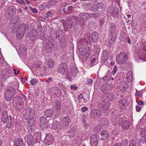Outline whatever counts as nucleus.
<instances>
[{"mask_svg": "<svg viewBox=\"0 0 146 146\" xmlns=\"http://www.w3.org/2000/svg\"><path fill=\"white\" fill-rule=\"evenodd\" d=\"M1 121L3 123H7L6 127L8 128L11 127L14 122L13 119L10 116L8 117L7 112L6 111L3 112Z\"/></svg>", "mask_w": 146, "mask_h": 146, "instance_id": "1", "label": "nucleus"}, {"mask_svg": "<svg viewBox=\"0 0 146 146\" xmlns=\"http://www.w3.org/2000/svg\"><path fill=\"white\" fill-rule=\"evenodd\" d=\"M13 104H16V109L17 110L21 111L24 109V103L22 99L18 96L15 97L13 100Z\"/></svg>", "mask_w": 146, "mask_h": 146, "instance_id": "2", "label": "nucleus"}, {"mask_svg": "<svg viewBox=\"0 0 146 146\" xmlns=\"http://www.w3.org/2000/svg\"><path fill=\"white\" fill-rule=\"evenodd\" d=\"M53 119H49L48 123L47 122V119L44 116L41 117L39 119V125L40 127L43 130H45L49 127V123H51L53 121Z\"/></svg>", "mask_w": 146, "mask_h": 146, "instance_id": "3", "label": "nucleus"}, {"mask_svg": "<svg viewBox=\"0 0 146 146\" xmlns=\"http://www.w3.org/2000/svg\"><path fill=\"white\" fill-rule=\"evenodd\" d=\"M15 93V90L12 87H9L5 92V97L7 101L11 100L13 98Z\"/></svg>", "mask_w": 146, "mask_h": 146, "instance_id": "4", "label": "nucleus"}, {"mask_svg": "<svg viewBox=\"0 0 146 146\" xmlns=\"http://www.w3.org/2000/svg\"><path fill=\"white\" fill-rule=\"evenodd\" d=\"M127 59V56L126 53L122 51L117 56L116 60L118 64H119L125 63Z\"/></svg>", "mask_w": 146, "mask_h": 146, "instance_id": "5", "label": "nucleus"}, {"mask_svg": "<svg viewBox=\"0 0 146 146\" xmlns=\"http://www.w3.org/2000/svg\"><path fill=\"white\" fill-rule=\"evenodd\" d=\"M110 103L102 101L98 104V108L103 113L105 114L107 113L109 111Z\"/></svg>", "mask_w": 146, "mask_h": 146, "instance_id": "6", "label": "nucleus"}, {"mask_svg": "<svg viewBox=\"0 0 146 146\" xmlns=\"http://www.w3.org/2000/svg\"><path fill=\"white\" fill-rule=\"evenodd\" d=\"M26 27V24H23L18 27L16 33L17 37L18 38L21 39L23 37L25 33Z\"/></svg>", "mask_w": 146, "mask_h": 146, "instance_id": "7", "label": "nucleus"}, {"mask_svg": "<svg viewBox=\"0 0 146 146\" xmlns=\"http://www.w3.org/2000/svg\"><path fill=\"white\" fill-rule=\"evenodd\" d=\"M90 115V118L96 120L101 117L102 112L99 110L94 109L91 111Z\"/></svg>", "mask_w": 146, "mask_h": 146, "instance_id": "8", "label": "nucleus"}, {"mask_svg": "<svg viewBox=\"0 0 146 146\" xmlns=\"http://www.w3.org/2000/svg\"><path fill=\"white\" fill-rule=\"evenodd\" d=\"M12 74V72L8 69H3L1 71V77L4 80L7 79Z\"/></svg>", "mask_w": 146, "mask_h": 146, "instance_id": "9", "label": "nucleus"}, {"mask_svg": "<svg viewBox=\"0 0 146 146\" xmlns=\"http://www.w3.org/2000/svg\"><path fill=\"white\" fill-rule=\"evenodd\" d=\"M68 66L66 63L62 62L59 65L58 72L62 74L66 73L68 72Z\"/></svg>", "mask_w": 146, "mask_h": 146, "instance_id": "10", "label": "nucleus"}, {"mask_svg": "<svg viewBox=\"0 0 146 146\" xmlns=\"http://www.w3.org/2000/svg\"><path fill=\"white\" fill-rule=\"evenodd\" d=\"M45 144L50 145L54 142V136L49 133L47 134L44 140Z\"/></svg>", "mask_w": 146, "mask_h": 146, "instance_id": "11", "label": "nucleus"}, {"mask_svg": "<svg viewBox=\"0 0 146 146\" xmlns=\"http://www.w3.org/2000/svg\"><path fill=\"white\" fill-rule=\"evenodd\" d=\"M39 140H35L31 135L28 136L27 138V142L29 146H33L34 144L38 142Z\"/></svg>", "mask_w": 146, "mask_h": 146, "instance_id": "12", "label": "nucleus"}, {"mask_svg": "<svg viewBox=\"0 0 146 146\" xmlns=\"http://www.w3.org/2000/svg\"><path fill=\"white\" fill-rule=\"evenodd\" d=\"M26 115L28 117V118H34L35 116V111L31 108H28L26 111Z\"/></svg>", "mask_w": 146, "mask_h": 146, "instance_id": "13", "label": "nucleus"}, {"mask_svg": "<svg viewBox=\"0 0 146 146\" xmlns=\"http://www.w3.org/2000/svg\"><path fill=\"white\" fill-rule=\"evenodd\" d=\"M79 53L82 56H84L86 52V47L83 44H80L78 46Z\"/></svg>", "mask_w": 146, "mask_h": 146, "instance_id": "14", "label": "nucleus"}, {"mask_svg": "<svg viewBox=\"0 0 146 146\" xmlns=\"http://www.w3.org/2000/svg\"><path fill=\"white\" fill-rule=\"evenodd\" d=\"M111 86L108 83L103 85L100 88L101 91L104 93L106 94L111 90Z\"/></svg>", "mask_w": 146, "mask_h": 146, "instance_id": "15", "label": "nucleus"}, {"mask_svg": "<svg viewBox=\"0 0 146 146\" xmlns=\"http://www.w3.org/2000/svg\"><path fill=\"white\" fill-rule=\"evenodd\" d=\"M90 142L92 146H97L98 144V140L96 135L93 134L91 137Z\"/></svg>", "mask_w": 146, "mask_h": 146, "instance_id": "16", "label": "nucleus"}, {"mask_svg": "<svg viewBox=\"0 0 146 146\" xmlns=\"http://www.w3.org/2000/svg\"><path fill=\"white\" fill-rule=\"evenodd\" d=\"M131 123L128 120L124 119L123 121L121 123V127L124 130L127 129L129 128L131 125Z\"/></svg>", "mask_w": 146, "mask_h": 146, "instance_id": "17", "label": "nucleus"}, {"mask_svg": "<svg viewBox=\"0 0 146 146\" xmlns=\"http://www.w3.org/2000/svg\"><path fill=\"white\" fill-rule=\"evenodd\" d=\"M78 70L77 67L75 65L72 66L70 69V73L72 75L76 77L78 74Z\"/></svg>", "mask_w": 146, "mask_h": 146, "instance_id": "18", "label": "nucleus"}, {"mask_svg": "<svg viewBox=\"0 0 146 146\" xmlns=\"http://www.w3.org/2000/svg\"><path fill=\"white\" fill-rule=\"evenodd\" d=\"M99 138L101 140H105L109 138V135L107 131H102L101 133V135Z\"/></svg>", "mask_w": 146, "mask_h": 146, "instance_id": "19", "label": "nucleus"}, {"mask_svg": "<svg viewBox=\"0 0 146 146\" xmlns=\"http://www.w3.org/2000/svg\"><path fill=\"white\" fill-rule=\"evenodd\" d=\"M54 112V110L52 108L46 110L44 112L45 116L46 118L50 117L53 115Z\"/></svg>", "mask_w": 146, "mask_h": 146, "instance_id": "20", "label": "nucleus"}, {"mask_svg": "<svg viewBox=\"0 0 146 146\" xmlns=\"http://www.w3.org/2000/svg\"><path fill=\"white\" fill-rule=\"evenodd\" d=\"M15 146H24V142L21 138L19 137L15 139Z\"/></svg>", "mask_w": 146, "mask_h": 146, "instance_id": "21", "label": "nucleus"}, {"mask_svg": "<svg viewBox=\"0 0 146 146\" xmlns=\"http://www.w3.org/2000/svg\"><path fill=\"white\" fill-rule=\"evenodd\" d=\"M127 101L125 99H122L118 102V106L119 108L123 109H125Z\"/></svg>", "mask_w": 146, "mask_h": 146, "instance_id": "22", "label": "nucleus"}, {"mask_svg": "<svg viewBox=\"0 0 146 146\" xmlns=\"http://www.w3.org/2000/svg\"><path fill=\"white\" fill-rule=\"evenodd\" d=\"M128 141L126 139H123L121 143H116L114 146H127Z\"/></svg>", "mask_w": 146, "mask_h": 146, "instance_id": "23", "label": "nucleus"}, {"mask_svg": "<svg viewBox=\"0 0 146 146\" xmlns=\"http://www.w3.org/2000/svg\"><path fill=\"white\" fill-rule=\"evenodd\" d=\"M60 125L58 121H56L52 124V128L54 130H58L60 129Z\"/></svg>", "mask_w": 146, "mask_h": 146, "instance_id": "24", "label": "nucleus"}, {"mask_svg": "<svg viewBox=\"0 0 146 146\" xmlns=\"http://www.w3.org/2000/svg\"><path fill=\"white\" fill-rule=\"evenodd\" d=\"M53 106L57 110H59L61 107V104L60 101L59 100H56L54 102Z\"/></svg>", "mask_w": 146, "mask_h": 146, "instance_id": "25", "label": "nucleus"}, {"mask_svg": "<svg viewBox=\"0 0 146 146\" xmlns=\"http://www.w3.org/2000/svg\"><path fill=\"white\" fill-rule=\"evenodd\" d=\"M92 40L94 42H96L98 39V33L95 32L92 33L91 35Z\"/></svg>", "mask_w": 146, "mask_h": 146, "instance_id": "26", "label": "nucleus"}, {"mask_svg": "<svg viewBox=\"0 0 146 146\" xmlns=\"http://www.w3.org/2000/svg\"><path fill=\"white\" fill-rule=\"evenodd\" d=\"M128 87V84L126 82H123L121 84L119 88L121 90L125 91L127 90Z\"/></svg>", "mask_w": 146, "mask_h": 146, "instance_id": "27", "label": "nucleus"}, {"mask_svg": "<svg viewBox=\"0 0 146 146\" xmlns=\"http://www.w3.org/2000/svg\"><path fill=\"white\" fill-rule=\"evenodd\" d=\"M80 17L83 19L85 21L90 17V15L87 13H82L79 15Z\"/></svg>", "mask_w": 146, "mask_h": 146, "instance_id": "28", "label": "nucleus"}, {"mask_svg": "<svg viewBox=\"0 0 146 146\" xmlns=\"http://www.w3.org/2000/svg\"><path fill=\"white\" fill-rule=\"evenodd\" d=\"M34 119V118L32 119L29 118V121L27 123V126H34L35 125V120Z\"/></svg>", "mask_w": 146, "mask_h": 146, "instance_id": "29", "label": "nucleus"}, {"mask_svg": "<svg viewBox=\"0 0 146 146\" xmlns=\"http://www.w3.org/2000/svg\"><path fill=\"white\" fill-rule=\"evenodd\" d=\"M112 14L114 16H115L117 17H118L119 15V10L118 8H114L112 12Z\"/></svg>", "mask_w": 146, "mask_h": 146, "instance_id": "30", "label": "nucleus"}, {"mask_svg": "<svg viewBox=\"0 0 146 146\" xmlns=\"http://www.w3.org/2000/svg\"><path fill=\"white\" fill-rule=\"evenodd\" d=\"M55 62L54 60L52 59H50L48 62V66L49 68H53L55 64Z\"/></svg>", "mask_w": 146, "mask_h": 146, "instance_id": "31", "label": "nucleus"}, {"mask_svg": "<svg viewBox=\"0 0 146 146\" xmlns=\"http://www.w3.org/2000/svg\"><path fill=\"white\" fill-rule=\"evenodd\" d=\"M108 52L107 50H104L103 52L102 58L104 60H106L108 57Z\"/></svg>", "mask_w": 146, "mask_h": 146, "instance_id": "32", "label": "nucleus"}, {"mask_svg": "<svg viewBox=\"0 0 146 146\" xmlns=\"http://www.w3.org/2000/svg\"><path fill=\"white\" fill-rule=\"evenodd\" d=\"M94 52L95 54V55H97L99 54L100 52V48L97 45H94Z\"/></svg>", "mask_w": 146, "mask_h": 146, "instance_id": "33", "label": "nucleus"}, {"mask_svg": "<svg viewBox=\"0 0 146 146\" xmlns=\"http://www.w3.org/2000/svg\"><path fill=\"white\" fill-rule=\"evenodd\" d=\"M110 32L111 33H113L115 30V25L113 23H110Z\"/></svg>", "mask_w": 146, "mask_h": 146, "instance_id": "34", "label": "nucleus"}, {"mask_svg": "<svg viewBox=\"0 0 146 146\" xmlns=\"http://www.w3.org/2000/svg\"><path fill=\"white\" fill-rule=\"evenodd\" d=\"M106 96L108 100H109L111 101L113 98L114 95L112 93H106Z\"/></svg>", "mask_w": 146, "mask_h": 146, "instance_id": "35", "label": "nucleus"}, {"mask_svg": "<svg viewBox=\"0 0 146 146\" xmlns=\"http://www.w3.org/2000/svg\"><path fill=\"white\" fill-rule=\"evenodd\" d=\"M140 142L141 143L143 144H146V134H145L144 135L141 137Z\"/></svg>", "mask_w": 146, "mask_h": 146, "instance_id": "36", "label": "nucleus"}, {"mask_svg": "<svg viewBox=\"0 0 146 146\" xmlns=\"http://www.w3.org/2000/svg\"><path fill=\"white\" fill-rule=\"evenodd\" d=\"M139 133L141 137L144 135L146 134V129L145 128H141L139 131Z\"/></svg>", "mask_w": 146, "mask_h": 146, "instance_id": "37", "label": "nucleus"}, {"mask_svg": "<svg viewBox=\"0 0 146 146\" xmlns=\"http://www.w3.org/2000/svg\"><path fill=\"white\" fill-rule=\"evenodd\" d=\"M132 75L131 72L129 71L126 74V78L127 80H131L132 79Z\"/></svg>", "mask_w": 146, "mask_h": 146, "instance_id": "38", "label": "nucleus"}, {"mask_svg": "<svg viewBox=\"0 0 146 146\" xmlns=\"http://www.w3.org/2000/svg\"><path fill=\"white\" fill-rule=\"evenodd\" d=\"M108 121L106 119L102 118L100 121V122L103 125H106Z\"/></svg>", "mask_w": 146, "mask_h": 146, "instance_id": "39", "label": "nucleus"}, {"mask_svg": "<svg viewBox=\"0 0 146 146\" xmlns=\"http://www.w3.org/2000/svg\"><path fill=\"white\" fill-rule=\"evenodd\" d=\"M57 2L54 0H50L49 1V4L52 6H54L57 3Z\"/></svg>", "mask_w": 146, "mask_h": 146, "instance_id": "40", "label": "nucleus"}, {"mask_svg": "<svg viewBox=\"0 0 146 146\" xmlns=\"http://www.w3.org/2000/svg\"><path fill=\"white\" fill-rule=\"evenodd\" d=\"M94 130L96 133L100 132L101 131L100 126L98 125H97L94 128Z\"/></svg>", "mask_w": 146, "mask_h": 146, "instance_id": "41", "label": "nucleus"}, {"mask_svg": "<svg viewBox=\"0 0 146 146\" xmlns=\"http://www.w3.org/2000/svg\"><path fill=\"white\" fill-rule=\"evenodd\" d=\"M136 141L134 140H132L129 142V144L128 146H135Z\"/></svg>", "mask_w": 146, "mask_h": 146, "instance_id": "42", "label": "nucleus"}, {"mask_svg": "<svg viewBox=\"0 0 146 146\" xmlns=\"http://www.w3.org/2000/svg\"><path fill=\"white\" fill-rule=\"evenodd\" d=\"M70 117L68 115H67L64 117L62 119V121H63L64 122L66 121L67 122H70Z\"/></svg>", "mask_w": 146, "mask_h": 146, "instance_id": "43", "label": "nucleus"}, {"mask_svg": "<svg viewBox=\"0 0 146 146\" xmlns=\"http://www.w3.org/2000/svg\"><path fill=\"white\" fill-rule=\"evenodd\" d=\"M38 82V80H36L35 79H33L30 80V83L31 85H34L36 84Z\"/></svg>", "mask_w": 146, "mask_h": 146, "instance_id": "44", "label": "nucleus"}, {"mask_svg": "<svg viewBox=\"0 0 146 146\" xmlns=\"http://www.w3.org/2000/svg\"><path fill=\"white\" fill-rule=\"evenodd\" d=\"M90 9L93 12H95L98 10L96 5L92 6Z\"/></svg>", "mask_w": 146, "mask_h": 146, "instance_id": "45", "label": "nucleus"}, {"mask_svg": "<svg viewBox=\"0 0 146 146\" xmlns=\"http://www.w3.org/2000/svg\"><path fill=\"white\" fill-rule=\"evenodd\" d=\"M117 120L119 121V123L120 124V125H121V123H123L124 120V118H117Z\"/></svg>", "mask_w": 146, "mask_h": 146, "instance_id": "46", "label": "nucleus"}, {"mask_svg": "<svg viewBox=\"0 0 146 146\" xmlns=\"http://www.w3.org/2000/svg\"><path fill=\"white\" fill-rule=\"evenodd\" d=\"M16 1L21 5H25L26 4V3L23 0H16Z\"/></svg>", "mask_w": 146, "mask_h": 146, "instance_id": "47", "label": "nucleus"}, {"mask_svg": "<svg viewBox=\"0 0 146 146\" xmlns=\"http://www.w3.org/2000/svg\"><path fill=\"white\" fill-rule=\"evenodd\" d=\"M142 47H143V49L146 52V42L144 41L141 44Z\"/></svg>", "mask_w": 146, "mask_h": 146, "instance_id": "48", "label": "nucleus"}, {"mask_svg": "<svg viewBox=\"0 0 146 146\" xmlns=\"http://www.w3.org/2000/svg\"><path fill=\"white\" fill-rule=\"evenodd\" d=\"M4 82L3 81H0V91L4 88Z\"/></svg>", "mask_w": 146, "mask_h": 146, "instance_id": "49", "label": "nucleus"}, {"mask_svg": "<svg viewBox=\"0 0 146 146\" xmlns=\"http://www.w3.org/2000/svg\"><path fill=\"white\" fill-rule=\"evenodd\" d=\"M117 70V68L116 66L115 65L114 66L113 70L112 71V73L113 75H114Z\"/></svg>", "mask_w": 146, "mask_h": 146, "instance_id": "50", "label": "nucleus"}, {"mask_svg": "<svg viewBox=\"0 0 146 146\" xmlns=\"http://www.w3.org/2000/svg\"><path fill=\"white\" fill-rule=\"evenodd\" d=\"M96 6L98 10V9H101L102 7V4L100 3H98L96 5Z\"/></svg>", "mask_w": 146, "mask_h": 146, "instance_id": "51", "label": "nucleus"}, {"mask_svg": "<svg viewBox=\"0 0 146 146\" xmlns=\"http://www.w3.org/2000/svg\"><path fill=\"white\" fill-rule=\"evenodd\" d=\"M63 125L64 127H67L68 125L70 122H67L66 121L64 122L63 121H62Z\"/></svg>", "mask_w": 146, "mask_h": 146, "instance_id": "52", "label": "nucleus"}, {"mask_svg": "<svg viewBox=\"0 0 146 146\" xmlns=\"http://www.w3.org/2000/svg\"><path fill=\"white\" fill-rule=\"evenodd\" d=\"M70 88L71 90H75L78 88V87L76 86V84H75L73 85H71L70 86Z\"/></svg>", "mask_w": 146, "mask_h": 146, "instance_id": "53", "label": "nucleus"}, {"mask_svg": "<svg viewBox=\"0 0 146 146\" xmlns=\"http://www.w3.org/2000/svg\"><path fill=\"white\" fill-rule=\"evenodd\" d=\"M90 46H88L87 47L88 52V55L89 54H90V53H91V52L92 50V49L91 47V45H90Z\"/></svg>", "mask_w": 146, "mask_h": 146, "instance_id": "54", "label": "nucleus"}, {"mask_svg": "<svg viewBox=\"0 0 146 146\" xmlns=\"http://www.w3.org/2000/svg\"><path fill=\"white\" fill-rule=\"evenodd\" d=\"M52 81V78L51 77H49L48 79L45 81V82L49 84Z\"/></svg>", "mask_w": 146, "mask_h": 146, "instance_id": "55", "label": "nucleus"}, {"mask_svg": "<svg viewBox=\"0 0 146 146\" xmlns=\"http://www.w3.org/2000/svg\"><path fill=\"white\" fill-rule=\"evenodd\" d=\"M88 116L87 114H84L82 116V119L83 121V122H85V119L86 118L87 116Z\"/></svg>", "mask_w": 146, "mask_h": 146, "instance_id": "56", "label": "nucleus"}, {"mask_svg": "<svg viewBox=\"0 0 146 146\" xmlns=\"http://www.w3.org/2000/svg\"><path fill=\"white\" fill-rule=\"evenodd\" d=\"M99 16V14L98 13H95L92 15V17H97Z\"/></svg>", "mask_w": 146, "mask_h": 146, "instance_id": "57", "label": "nucleus"}, {"mask_svg": "<svg viewBox=\"0 0 146 146\" xmlns=\"http://www.w3.org/2000/svg\"><path fill=\"white\" fill-rule=\"evenodd\" d=\"M88 108L86 107H83L81 108V110L83 112H85L88 110Z\"/></svg>", "mask_w": 146, "mask_h": 146, "instance_id": "58", "label": "nucleus"}, {"mask_svg": "<svg viewBox=\"0 0 146 146\" xmlns=\"http://www.w3.org/2000/svg\"><path fill=\"white\" fill-rule=\"evenodd\" d=\"M96 60L95 58H93V59L91 60V62L90 63V66H93L94 65V62Z\"/></svg>", "mask_w": 146, "mask_h": 146, "instance_id": "59", "label": "nucleus"}, {"mask_svg": "<svg viewBox=\"0 0 146 146\" xmlns=\"http://www.w3.org/2000/svg\"><path fill=\"white\" fill-rule=\"evenodd\" d=\"M68 10L69 11H72L74 9V7L72 6H70L68 8Z\"/></svg>", "mask_w": 146, "mask_h": 146, "instance_id": "60", "label": "nucleus"}, {"mask_svg": "<svg viewBox=\"0 0 146 146\" xmlns=\"http://www.w3.org/2000/svg\"><path fill=\"white\" fill-rule=\"evenodd\" d=\"M136 110L138 111L139 112L140 111L141 109V107L140 106H137L136 107Z\"/></svg>", "mask_w": 146, "mask_h": 146, "instance_id": "61", "label": "nucleus"}, {"mask_svg": "<svg viewBox=\"0 0 146 146\" xmlns=\"http://www.w3.org/2000/svg\"><path fill=\"white\" fill-rule=\"evenodd\" d=\"M116 121L114 123V125L115 126L118 127V126H119L120 125V124L119 123V121H117V119H116Z\"/></svg>", "mask_w": 146, "mask_h": 146, "instance_id": "62", "label": "nucleus"}, {"mask_svg": "<svg viewBox=\"0 0 146 146\" xmlns=\"http://www.w3.org/2000/svg\"><path fill=\"white\" fill-rule=\"evenodd\" d=\"M125 40L128 42V43L130 44L131 43V41L129 37H127L126 38H125Z\"/></svg>", "mask_w": 146, "mask_h": 146, "instance_id": "63", "label": "nucleus"}, {"mask_svg": "<svg viewBox=\"0 0 146 146\" xmlns=\"http://www.w3.org/2000/svg\"><path fill=\"white\" fill-rule=\"evenodd\" d=\"M13 70L14 71V74L16 75H17L19 72V71L17 70V71H16V70L15 69H14Z\"/></svg>", "mask_w": 146, "mask_h": 146, "instance_id": "64", "label": "nucleus"}]
</instances>
